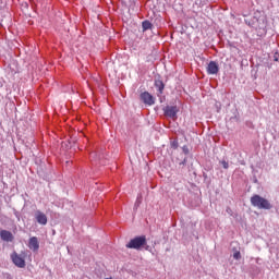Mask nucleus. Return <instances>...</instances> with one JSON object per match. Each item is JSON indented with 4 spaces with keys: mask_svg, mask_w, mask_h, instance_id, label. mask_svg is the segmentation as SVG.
<instances>
[{
    "mask_svg": "<svg viewBox=\"0 0 279 279\" xmlns=\"http://www.w3.org/2000/svg\"><path fill=\"white\" fill-rule=\"evenodd\" d=\"M251 206H253L254 208H258V210H271V208H274V205H271V202H269V199L258 194H254L251 197Z\"/></svg>",
    "mask_w": 279,
    "mask_h": 279,
    "instance_id": "obj_1",
    "label": "nucleus"
},
{
    "mask_svg": "<svg viewBox=\"0 0 279 279\" xmlns=\"http://www.w3.org/2000/svg\"><path fill=\"white\" fill-rule=\"evenodd\" d=\"M145 245H147V238L145 235H138L131 239L125 247H128V250H141V247H145Z\"/></svg>",
    "mask_w": 279,
    "mask_h": 279,
    "instance_id": "obj_2",
    "label": "nucleus"
},
{
    "mask_svg": "<svg viewBox=\"0 0 279 279\" xmlns=\"http://www.w3.org/2000/svg\"><path fill=\"white\" fill-rule=\"evenodd\" d=\"M178 112H180L178 106H166L163 108V114L169 117V119H178Z\"/></svg>",
    "mask_w": 279,
    "mask_h": 279,
    "instance_id": "obj_3",
    "label": "nucleus"
},
{
    "mask_svg": "<svg viewBox=\"0 0 279 279\" xmlns=\"http://www.w3.org/2000/svg\"><path fill=\"white\" fill-rule=\"evenodd\" d=\"M11 260L15 265V267H19L20 269H25V258H23L16 252L11 254Z\"/></svg>",
    "mask_w": 279,
    "mask_h": 279,
    "instance_id": "obj_4",
    "label": "nucleus"
},
{
    "mask_svg": "<svg viewBox=\"0 0 279 279\" xmlns=\"http://www.w3.org/2000/svg\"><path fill=\"white\" fill-rule=\"evenodd\" d=\"M140 99L146 106H154L156 104V99L148 92L142 93L141 96H140Z\"/></svg>",
    "mask_w": 279,
    "mask_h": 279,
    "instance_id": "obj_5",
    "label": "nucleus"
},
{
    "mask_svg": "<svg viewBox=\"0 0 279 279\" xmlns=\"http://www.w3.org/2000/svg\"><path fill=\"white\" fill-rule=\"evenodd\" d=\"M35 219L37 221V223H39V226H47V215H45V213L37 210L35 213Z\"/></svg>",
    "mask_w": 279,
    "mask_h": 279,
    "instance_id": "obj_6",
    "label": "nucleus"
},
{
    "mask_svg": "<svg viewBox=\"0 0 279 279\" xmlns=\"http://www.w3.org/2000/svg\"><path fill=\"white\" fill-rule=\"evenodd\" d=\"M28 247L32 250V252H38L40 250V243L38 242V238L32 236L28 240Z\"/></svg>",
    "mask_w": 279,
    "mask_h": 279,
    "instance_id": "obj_7",
    "label": "nucleus"
},
{
    "mask_svg": "<svg viewBox=\"0 0 279 279\" xmlns=\"http://www.w3.org/2000/svg\"><path fill=\"white\" fill-rule=\"evenodd\" d=\"M0 238L2 241H5L7 243H12V241H14V234H12V232L8 230H1Z\"/></svg>",
    "mask_w": 279,
    "mask_h": 279,
    "instance_id": "obj_8",
    "label": "nucleus"
},
{
    "mask_svg": "<svg viewBox=\"0 0 279 279\" xmlns=\"http://www.w3.org/2000/svg\"><path fill=\"white\" fill-rule=\"evenodd\" d=\"M208 75H217L219 73V65L215 61H210L207 65Z\"/></svg>",
    "mask_w": 279,
    "mask_h": 279,
    "instance_id": "obj_9",
    "label": "nucleus"
},
{
    "mask_svg": "<svg viewBox=\"0 0 279 279\" xmlns=\"http://www.w3.org/2000/svg\"><path fill=\"white\" fill-rule=\"evenodd\" d=\"M75 143H77V140L75 137H72L71 140H69L66 142H62L61 147H62V149H71V147H73L75 145Z\"/></svg>",
    "mask_w": 279,
    "mask_h": 279,
    "instance_id": "obj_10",
    "label": "nucleus"
},
{
    "mask_svg": "<svg viewBox=\"0 0 279 279\" xmlns=\"http://www.w3.org/2000/svg\"><path fill=\"white\" fill-rule=\"evenodd\" d=\"M155 87L157 88L159 95H162V92L165 90V83L162 82V80L156 78Z\"/></svg>",
    "mask_w": 279,
    "mask_h": 279,
    "instance_id": "obj_11",
    "label": "nucleus"
},
{
    "mask_svg": "<svg viewBox=\"0 0 279 279\" xmlns=\"http://www.w3.org/2000/svg\"><path fill=\"white\" fill-rule=\"evenodd\" d=\"M151 27H154V24H151V22H149L148 20L142 22L143 32H147V29H151Z\"/></svg>",
    "mask_w": 279,
    "mask_h": 279,
    "instance_id": "obj_12",
    "label": "nucleus"
},
{
    "mask_svg": "<svg viewBox=\"0 0 279 279\" xmlns=\"http://www.w3.org/2000/svg\"><path fill=\"white\" fill-rule=\"evenodd\" d=\"M233 252L234 260H241V251H236V248H233Z\"/></svg>",
    "mask_w": 279,
    "mask_h": 279,
    "instance_id": "obj_13",
    "label": "nucleus"
},
{
    "mask_svg": "<svg viewBox=\"0 0 279 279\" xmlns=\"http://www.w3.org/2000/svg\"><path fill=\"white\" fill-rule=\"evenodd\" d=\"M177 162L179 165V167H186V157L183 158V160H180V158H177Z\"/></svg>",
    "mask_w": 279,
    "mask_h": 279,
    "instance_id": "obj_14",
    "label": "nucleus"
},
{
    "mask_svg": "<svg viewBox=\"0 0 279 279\" xmlns=\"http://www.w3.org/2000/svg\"><path fill=\"white\" fill-rule=\"evenodd\" d=\"M170 145H171L172 149H178V147H179L178 140L172 141V142L170 143Z\"/></svg>",
    "mask_w": 279,
    "mask_h": 279,
    "instance_id": "obj_15",
    "label": "nucleus"
},
{
    "mask_svg": "<svg viewBox=\"0 0 279 279\" xmlns=\"http://www.w3.org/2000/svg\"><path fill=\"white\" fill-rule=\"evenodd\" d=\"M220 165H222L223 169H230V165L226 160L220 161Z\"/></svg>",
    "mask_w": 279,
    "mask_h": 279,
    "instance_id": "obj_16",
    "label": "nucleus"
},
{
    "mask_svg": "<svg viewBox=\"0 0 279 279\" xmlns=\"http://www.w3.org/2000/svg\"><path fill=\"white\" fill-rule=\"evenodd\" d=\"M182 151H183V154H185V156H189V153H190L189 146L184 145V146L182 147Z\"/></svg>",
    "mask_w": 279,
    "mask_h": 279,
    "instance_id": "obj_17",
    "label": "nucleus"
},
{
    "mask_svg": "<svg viewBox=\"0 0 279 279\" xmlns=\"http://www.w3.org/2000/svg\"><path fill=\"white\" fill-rule=\"evenodd\" d=\"M274 62H279V52L274 53Z\"/></svg>",
    "mask_w": 279,
    "mask_h": 279,
    "instance_id": "obj_18",
    "label": "nucleus"
},
{
    "mask_svg": "<svg viewBox=\"0 0 279 279\" xmlns=\"http://www.w3.org/2000/svg\"><path fill=\"white\" fill-rule=\"evenodd\" d=\"M144 247H145L146 252H151V246L146 244V245H144Z\"/></svg>",
    "mask_w": 279,
    "mask_h": 279,
    "instance_id": "obj_19",
    "label": "nucleus"
},
{
    "mask_svg": "<svg viewBox=\"0 0 279 279\" xmlns=\"http://www.w3.org/2000/svg\"><path fill=\"white\" fill-rule=\"evenodd\" d=\"M140 204H141V201L137 198V201H136V203H135V207H136V206H140Z\"/></svg>",
    "mask_w": 279,
    "mask_h": 279,
    "instance_id": "obj_20",
    "label": "nucleus"
},
{
    "mask_svg": "<svg viewBox=\"0 0 279 279\" xmlns=\"http://www.w3.org/2000/svg\"><path fill=\"white\" fill-rule=\"evenodd\" d=\"M230 210H231L230 208H227V213H230Z\"/></svg>",
    "mask_w": 279,
    "mask_h": 279,
    "instance_id": "obj_21",
    "label": "nucleus"
}]
</instances>
